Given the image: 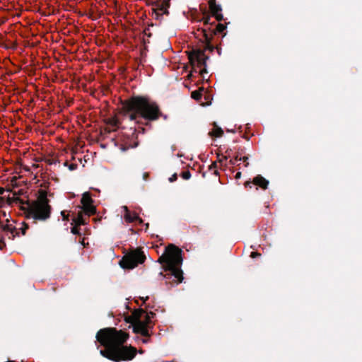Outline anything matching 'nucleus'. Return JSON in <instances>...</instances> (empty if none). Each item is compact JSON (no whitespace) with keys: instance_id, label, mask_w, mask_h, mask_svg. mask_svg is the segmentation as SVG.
I'll use <instances>...</instances> for the list:
<instances>
[{"instance_id":"f257e3e1","label":"nucleus","mask_w":362,"mask_h":362,"mask_svg":"<svg viewBox=\"0 0 362 362\" xmlns=\"http://www.w3.org/2000/svg\"><path fill=\"white\" fill-rule=\"evenodd\" d=\"M129 334L122 330L115 328H105L98 332L97 341L104 346L100 354L115 362L129 361L132 360L137 353V349L132 346L124 345L128 339ZM139 354L144 351H138Z\"/></svg>"},{"instance_id":"f03ea898","label":"nucleus","mask_w":362,"mask_h":362,"mask_svg":"<svg viewBox=\"0 0 362 362\" xmlns=\"http://www.w3.org/2000/svg\"><path fill=\"white\" fill-rule=\"evenodd\" d=\"M129 112L127 115L130 121L136 124H148L149 122L156 120L162 116L167 119L166 115H162L157 103L148 98L136 96L129 99L125 104Z\"/></svg>"},{"instance_id":"7ed1b4c3","label":"nucleus","mask_w":362,"mask_h":362,"mask_svg":"<svg viewBox=\"0 0 362 362\" xmlns=\"http://www.w3.org/2000/svg\"><path fill=\"white\" fill-rule=\"evenodd\" d=\"M154 315L153 312L146 313L144 310L139 308L134 310L132 314L126 318V321L130 324L129 327H132L133 332L143 337L140 340L144 344L150 341L153 329L151 319Z\"/></svg>"},{"instance_id":"20e7f679","label":"nucleus","mask_w":362,"mask_h":362,"mask_svg":"<svg viewBox=\"0 0 362 362\" xmlns=\"http://www.w3.org/2000/svg\"><path fill=\"white\" fill-rule=\"evenodd\" d=\"M46 192H41L37 199L32 202L27 203L25 207L26 218L36 221H45L49 218L52 208L49 204Z\"/></svg>"},{"instance_id":"39448f33","label":"nucleus","mask_w":362,"mask_h":362,"mask_svg":"<svg viewBox=\"0 0 362 362\" xmlns=\"http://www.w3.org/2000/svg\"><path fill=\"white\" fill-rule=\"evenodd\" d=\"M166 257H160V262H165L172 275L177 280V284L183 280L182 271L180 265L182 263V251L174 245H169L165 248Z\"/></svg>"},{"instance_id":"423d86ee","label":"nucleus","mask_w":362,"mask_h":362,"mask_svg":"<svg viewBox=\"0 0 362 362\" xmlns=\"http://www.w3.org/2000/svg\"><path fill=\"white\" fill-rule=\"evenodd\" d=\"M146 259L144 253L136 250L125 255L119 262L121 267L132 269L138 264H142Z\"/></svg>"},{"instance_id":"0eeeda50","label":"nucleus","mask_w":362,"mask_h":362,"mask_svg":"<svg viewBox=\"0 0 362 362\" xmlns=\"http://www.w3.org/2000/svg\"><path fill=\"white\" fill-rule=\"evenodd\" d=\"M189 59L192 66H197L201 74L206 72V66L208 57L205 55L203 50L193 49L189 54Z\"/></svg>"},{"instance_id":"6e6552de","label":"nucleus","mask_w":362,"mask_h":362,"mask_svg":"<svg viewBox=\"0 0 362 362\" xmlns=\"http://www.w3.org/2000/svg\"><path fill=\"white\" fill-rule=\"evenodd\" d=\"M81 202L83 206V209L86 215L90 216L95 213V207L92 204L93 200L88 192H84L83 194Z\"/></svg>"},{"instance_id":"1a4fd4ad","label":"nucleus","mask_w":362,"mask_h":362,"mask_svg":"<svg viewBox=\"0 0 362 362\" xmlns=\"http://www.w3.org/2000/svg\"><path fill=\"white\" fill-rule=\"evenodd\" d=\"M121 210V214L126 222L132 223L134 221H139V223L143 222L142 219L139 217L138 214L136 213H132L127 206H122Z\"/></svg>"},{"instance_id":"9d476101","label":"nucleus","mask_w":362,"mask_h":362,"mask_svg":"<svg viewBox=\"0 0 362 362\" xmlns=\"http://www.w3.org/2000/svg\"><path fill=\"white\" fill-rule=\"evenodd\" d=\"M159 2L157 4L156 8L155 9V15L156 18H158V16H162L163 14L168 13V8L170 6V0H158Z\"/></svg>"},{"instance_id":"9b49d317","label":"nucleus","mask_w":362,"mask_h":362,"mask_svg":"<svg viewBox=\"0 0 362 362\" xmlns=\"http://www.w3.org/2000/svg\"><path fill=\"white\" fill-rule=\"evenodd\" d=\"M209 4L210 11L213 16L218 21H221L223 18V16L221 13V6L219 4H216L215 0H210Z\"/></svg>"},{"instance_id":"f8f14e48","label":"nucleus","mask_w":362,"mask_h":362,"mask_svg":"<svg viewBox=\"0 0 362 362\" xmlns=\"http://www.w3.org/2000/svg\"><path fill=\"white\" fill-rule=\"evenodd\" d=\"M253 184L263 189H266L269 185V181L261 175H257L254 178Z\"/></svg>"},{"instance_id":"ddd939ff","label":"nucleus","mask_w":362,"mask_h":362,"mask_svg":"<svg viewBox=\"0 0 362 362\" xmlns=\"http://www.w3.org/2000/svg\"><path fill=\"white\" fill-rule=\"evenodd\" d=\"M28 228V226L26 223H21V227L15 228L14 231L12 233H15V235L19 236L20 235H24L25 234L26 230Z\"/></svg>"},{"instance_id":"4468645a","label":"nucleus","mask_w":362,"mask_h":362,"mask_svg":"<svg viewBox=\"0 0 362 362\" xmlns=\"http://www.w3.org/2000/svg\"><path fill=\"white\" fill-rule=\"evenodd\" d=\"M74 222L76 226H79L81 225L86 224L85 219L83 218L82 214H79L77 217L74 218Z\"/></svg>"},{"instance_id":"2eb2a0df","label":"nucleus","mask_w":362,"mask_h":362,"mask_svg":"<svg viewBox=\"0 0 362 362\" xmlns=\"http://www.w3.org/2000/svg\"><path fill=\"white\" fill-rule=\"evenodd\" d=\"M223 134V132L222 129L220 128V127H216L214 129V130H213V132L211 133V135L214 136L216 137H220V136H222Z\"/></svg>"},{"instance_id":"dca6fc26","label":"nucleus","mask_w":362,"mask_h":362,"mask_svg":"<svg viewBox=\"0 0 362 362\" xmlns=\"http://www.w3.org/2000/svg\"><path fill=\"white\" fill-rule=\"evenodd\" d=\"M192 98L194 100H199L202 98V93L199 91H193L192 93Z\"/></svg>"},{"instance_id":"f3484780","label":"nucleus","mask_w":362,"mask_h":362,"mask_svg":"<svg viewBox=\"0 0 362 362\" xmlns=\"http://www.w3.org/2000/svg\"><path fill=\"white\" fill-rule=\"evenodd\" d=\"M182 177L184 180H189L191 177V173L189 170L184 171L182 173Z\"/></svg>"},{"instance_id":"a211bd4d","label":"nucleus","mask_w":362,"mask_h":362,"mask_svg":"<svg viewBox=\"0 0 362 362\" xmlns=\"http://www.w3.org/2000/svg\"><path fill=\"white\" fill-rule=\"evenodd\" d=\"M64 165L68 166V167H69V169L70 170H75V169H76V168H77V165H76V164L71 163V164H70V165H68V163H67V162H66V163H64Z\"/></svg>"},{"instance_id":"6ab92c4d","label":"nucleus","mask_w":362,"mask_h":362,"mask_svg":"<svg viewBox=\"0 0 362 362\" xmlns=\"http://www.w3.org/2000/svg\"><path fill=\"white\" fill-rule=\"evenodd\" d=\"M216 28L218 32L221 33L226 29V26L221 23H218L216 26Z\"/></svg>"},{"instance_id":"aec40b11","label":"nucleus","mask_w":362,"mask_h":362,"mask_svg":"<svg viewBox=\"0 0 362 362\" xmlns=\"http://www.w3.org/2000/svg\"><path fill=\"white\" fill-rule=\"evenodd\" d=\"M247 159V157H245V156H244V157H243V158H242V157L236 156V157L235 158V161H234L233 163V164H235V163H236V162H238V161H241V160L245 161Z\"/></svg>"},{"instance_id":"412c9836","label":"nucleus","mask_w":362,"mask_h":362,"mask_svg":"<svg viewBox=\"0 0 362 362\" xmlns=\"http://www.w3.org/2000/svg\"><path fill=\"white\" fill-rule=\"evenodd\" d=\"M61 215L62 216L63 221H66L69 220V215L66 214V212L65 211H61Z\"/></svg>"},{"instance_id":"4be33fe9","label":"nucleus","mask_w":362,"mask_h":362,"mask_svg":"<svg viewBox=\"0 0 362 362\" xmlns=\"http://www.w3.org/2000/svg\"><path fill=\"white\" fill-rule=\"evenodd\" d=\"M78 226H74V227L71 228V233H74V234H79V230L78 228Z\"/></svg>"},{"instance_id":"5701e85b","label":"nucleus","mask_w":362,"mask_h":362,"mask_svg":"<svg viewBox=\"0 0 362 362\" xmlns=\"http://www.w3.org/2000/svg\"><path fill=\"white\" fill-rule=\"evenodd\" d=\"M177 180V174H174L170 178H169V181L170 182H173L174 181H175Z\"/></svg>"},{"instance_id":"b1692460","label":"nucleus","mask_w":362,"mask_h":362,"mask_svg":"<svg viewBox=\"0 0 362 362\" xmlns=\"http://www.w3.org/2000/svg\"><path fill=\"white\" fill-rule=\"evenodd\" d=\"M259 255H260V254H259L258 252H251L250 257L252 258H255L256 257H258Z\"/></svg>"},{"instance_id":"393cba45","label":"nucleus","mask_w":362,"mask_h":362,"mask_svg":"<svg viewBox=\"0 0 362 362\" xmlns=\"http://www.w3.org/2000/svg\"><path fill=\"white\" fill-rule=\"evenodd\" d=\"M209 20H210V18L209 17H207L206 18H205L204 20V24L206 25H209Z\"/></svg>"},{"instance_id":"a878e982","label":"nucleus","mask_w":362,"mask_h":362,"mask_svg":"<svg viewBox=\"0 0 362 362\" xmlns=\"http://www.w3.org/2000/svg\"><path fill=\"white\" fill-rule=\"evenodd\" d=\"M139 299H140L141 300H142V301H143V303H145V302H146V300H147L148 299V296H146V297H145V298H144V297H140V298H139Z\"/></svg>"},{"instance_id":"bb28decb","label":"nucleus","mask_w":362,"mask_h":362,"mask_svg":"<svg viewBox=\"0 0 362 362\" xmlns=\"http://www.w3.org/2000/svg\"><path fill=\"white\" fill-rule=\"evenodd\" d=\"M241 176V173L240 172H238L237 173V174L235 175V178L236 179H239Z\"/></svg>"},{"instance_id":"cd10ccee","label":"nucleus","mask_w":362,"mask_h":362,"mask_svg":"<svg viewBox=\"0 0 362 362\" xmlns=\"http://www.w3.org/2000/svg\"><path fill=\"white\" fill-rule=\"evenodd\" d=\"M216 163H213L211 166H210V169H212L213 168H216Z\"/></svg>"}]
</instances>
